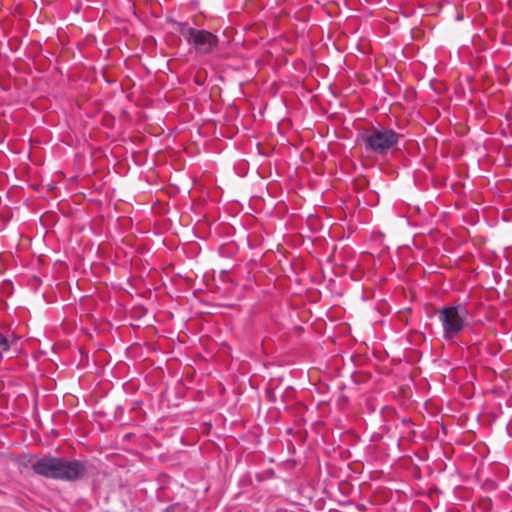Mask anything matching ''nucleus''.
Masks as SVG:
<instances>
[{
    "label": "nucleus",
    "mask_w": 512,
    "mask_h": 512,
    "mask_svg": "<svg viewBox=\"0 0 512 512\" xmlns=\"http://www.w3.org/2000/svg\"><path fill=\"white\" fill-rule=\"evenodd\" d=\"M436 313L442 327V338L447 342H455L469 325V313L464 304L443 306Z\"/></svg>",
    "instance_id": "1"
},
{
    "label": "nucleus",
    "mask_w": 512,
    "mask_h": 512,
    "mask_svg": "<svg viewBox=\"0 0 512 512\" xmlns=\"http://www.w3.org/2000/svg\"><path fill=\"white\" fill-rule=\"evenodd\" d=\"M179 33L199 54H209L217 47L219 39L207 30H199L185 23L179 25Z\"/></svg>",
    "instance_id": "2"
},
{
    "label": "nucleus",
    "mask_w": 512,
    "mask_h": 512,
    "mask_svg": "<svg viewBox=\"0 0 512 512\" xmlns=\"http://www.w3.org/2000/svg\"><path fill=\"white\" fill-rule=\"evenodd\" d=\"M399 134L392 129H375L370 134L362 136L365 148L379 155H385L399 141Z\"/></svg>",
    "instance_id": "3"
},
{
    "label": "nucleus",
    "mask_w": 512,
    "mask_h": 512,
    "mask_svg": "<svg viewBox=\"0 0 512 512\" xmlns=\"http://www.w3.org/2000/svg\"><path fill=\"white\" fill-rule=\"evenodd\" d=\"M62 457L42 456L31 461L32 470L45 478L58 480Z\"/></svg>",
    "instance_id": "4"
},
{
    "label": "nucleus",
    "mask_w": 512,
    "mask_h": 512,
    "mask_svg": "<svg viewBox=\"0 0 512 512\" xmlns=\"http://www.w3.org/2000/svg\"><path fill=\"white\" fill-rule=\"evenodd\" d=\"M58 480L75 482L87 474V467L83 461L69 460L62 457L61 468Z\"/></svg>",
    "instance_id": "5"
},
{
    "label": "nucleus",
    "mask_w": 512,
    "mask_h": 512,
    "mask_svg": "<svg viewBox=\"0 0 512 512\" xmlns=\"http://www.w3.org/2000/svg\"><path fill=\"white\" fill-rule=\"evenodd\" d=\"M16 342L17 338L14 335H5L0 333V357L7 354Z\"/></svg>",
    "instance_id": "6"
},
{
    "label": "nucleus",
    "mask_w": 512,
    "mask_h": 512,
    "mask_svg": "<svg viewBox=\"0 0 512 512\" xmlns=\"http://www.w3.org/2000/svg\"><path fill=\"white\" fill-rule=\"evenodd\" d=\"M179 510H180V505L174 504V505H170L169 507H167L165 509V512H179Z\"/></svg>",
    "instance_id": "7"
}]
</instances>
